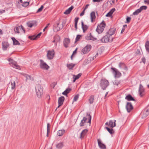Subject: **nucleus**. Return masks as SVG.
Wrapping results in <instances>:
<instances>
[{"label":"nucleus","mask_w":149,"mask_h":149,"mask_svg":"<svg viewBox=\"0 0 149 149\" xmlns=\"http://www.w3.org/2000/svg\"><path fill=\"white\" fill-rule=\"evenodd\" d=\"M142 61L143 63H145L146 61V60L144 58H142Z\"/></svg>","instance_id":"nucleus-60"},{"label":"nucleus","mask_w":149,"mask_h":149,"mask_svg":"<svg viewBox=\"0 0 149 149\" xmlns=\"http://www.w3.org/2000/svg\"><path fill=\"white\" fill-rule=\"evenodd\" d=\"M112 15V14H111V12H109L107 14L106 16V17H110Z\"/></svg>","instance_id":"nucleus-51"},{"label":"nucleus","mask_w":149,"mask_h":149,"mask_svg":"<svg viewBox=\"0 0 149 149\" xmlns=\"http://www.w3.org/2000/svg\"><path fill=\"white\" fill-rule=\"evenodd\" d=\"M74 7L72 6L68 9L66 10L64 13L65 14L68 15L70 13L72 9Z\"/></svg>","instance_id":"nucleus-26"},{"label":"nucleus","mask_w":149,"mask_h":149,"mask_svg":"<svg viewBox=\"0 0 149 149\" xmlns=\"http://www.w3.org/2000/svg\"><path fill=\"white\" fill-rule=\"evenodd\" d=\"M89 6V4H87L86 6H85V7L84 10H86L88 8V6Z\"/></svg>","instance_id":"nucleus-59"},{"label":"nucleus","mask_w":149,"mask_h":149,"mask_svg":"<svg viewBox=\"0 0 149 149\" xmlns=\"http://www.w3.org/2000/svg\"><path fill=\"white\" fill-rule=\"evenodd\" d=\"M2 48L4 50L6 49L9 46V45L8 42H4L2 43Z\"/></svg>","instance_id":"nucleus-23"},{"label":"nucleus","mask_w":149,"mask_h":149,"mask_svg":"<svg viewBox=\"0 0 149 149\" xmlns=\"http://www.w3.org/2000/svg\"><path fill=\"white\" fill-rule=\"evenodd\" d=\"M88 130L87 129H84L83 130L80 134V138L82 139L85 136Z\"/></svg>","instance_id":"nucleus-22"},{"label":"nucleus","mask_w":149,"mask_h":149,"mask_svg":"<svg viewBox=\"0 0 149 149\" xmlns=\"http://www.w3.org/2000/svg\"><path fill=\"white\" fill-rule=\"evenodd\" d=\"M64 146L63 143V142L58 143L56 145V148L58 149H61Z\"/></svg>","instance_id":"nucleus-32"},{"label":"nucleus","mask_w":149,"mask_h":149,"mask_svg":"<svg viewBox=\"0 0 149 149\" xmlns=\"http://www.w3.org/2000/svg\"><path fill=\"white\" fill-rule=\"evenodd\" d=\"M115 32V29L113 28H112L110 29L109 31L106 33V34L108 35L111 36L113 35Z\"/></svg>","instance_id":"nucleus-21"},{"label":"nucleus","mask_w":149,"mask_h":149,"mask_svg":"<svg viewBox=\"0 0 149 149\" xmlns=\"http://www.w3.org/2000/svg\"><path fill=\"white\" fill-rule=\"evenodd\" d=\"M103 0H93V2H100L102 1H103Z\"/></svg>","instance_id":"nucleus-56"},{"label":"nucleus","mask_w":149,"mask_h":149,"mask_svg":"<svg viewBox=\"0 0 149 149\" xmlns=\"http://www.w3.org/2000/svg\"><path fill=\"white\" fill-rule=\"evenodd\" d=\"M23 75L26 78V80H30L31 81L33 80V78L30 75H28L26 74H24Z\"/></svg>","instance_id":"nucleus-31"},{"label":"nucleus","mask_w":149,"mask_h":149,"mask_svg":"<svg viewBox=\"0 0 149 149\" xmlns=\"http://www.w3.org/2000/svg\"><path fill=\"white\" fill-rule=\"evenodd\" d=\"M126 108L128 112H130L133 109V107L131 103L129 102L127 103Z\"/></svg>","instance_id":"nucleus-14"},{"label":"nucleus","mask_w":149,"mask_h":149,"mask_svg":"<svg viewBox=\"0 0 149 149\" xmlns=\"http://www.w3.org/2000/svg\"><path fill=\"white\" fill-rule=\"evenodd\" d=\"M10 64L13 67L18 69H20V67L17 65V63L14 61L11 58H9L8 59Z\"/></svg>","instance_id":"nucleus-7"},{"label":"nucleus","mask_w":149,"mask_h":149,"mask_svg":"<svg viewBox=\"0 0 149 149\" xmlns=\"http://www.w3.org/2000/svg\"><path fill=\"white\" fill-rule=\"evenodd\" d=\"M41 33H42L41 32L40 33L37 35L36 36V38H37V39L38 38L40 37V36L41 35Z\"/></svg>","instance_id":"nucleus-54"},{"label":"nucleus","mask_w":149,"mask_h":149,"mask_svg":"<svg viewBox=\"0 0 149 149\" xmlns=\"http://www.w3.org/2000/svg\"><path fill=\"white\" fill-rule=\"evenodd\" d=\"M111 69L112 70L113 73L115 75V77H119L121 75V73L118 71H117L116 68H111Z\"/></svg>","instance_id":"nucleus-11"},{"label":"nucleus","mask_w":149,"mask_h":149,"mask_svg":"<svg viewBox=\"0 0 149 149\" xmlns=\"http://www.w3.org/2000/svg\"><path fill=\"white\" fill-rule=\"evenodd\" d=\"M115 10V9L114 8H113L110 11V12H111V14H112L114 12Z\"/></svg>","instance_id":"nucleus-53"},{"label":"nucleus","mask_w":149,"mask_h":149,"mask_svg":"<svg viewBox=\"0 0 149 149\" xmlns=\"http://www.w3.org/2000/svg\"><path fill=\"white\" fill-rule=\"evenodd\" d=\"M60 41V37L58 36H56L54 37V40L52 42H54L56 46L57 45V42Z\"/></svg>","instance_id":"nucleus-25"},{"label":"nucleus","mask_w":149,"mask_h":149,"mask_svg":"<svg viewBox=\"0 0 149 149\" xmlns=\"http://www.w3.org/2000/svg\"><path fill=\"white\" fill-rule=\"evenodd\" d=\"M82 28L83 32L84 33L88 29V26L86 25H84L83 22H81Z\"/></svg>","instance_id":"nucleus-28"},{"label":"nucleus","mask_w":149,"mask_h":149,"mask_svg":"<svg viewBox=\"0 0 149 149\" xmlns=\"http://www.w3.org/2000/svg\"><path fill=\"white\" fill-rule=\"evenodd\" d=\"M14 31L15 32L18 33H20V31H22L24 33L25 32L24 29L22 25H20L15 27L14 29Z\"/></svg>","instance_id":"nucleus-10"},{"label":"nucleus","mask_w":149,"mask_h":149,"mask_svg":"<svg viewBox=\"0 0 149 149\" xmlns=\"http://www.w3.org/2000/svg\"><path fill=\"white\" fill-rule=\"evenodd\" d=\"M86 39L87 40H92L94 41L97 39L95 37H94L91 35V33L87 34L85 37Z\"/></svg>","instance_id":"nucleus-15"},{"label":"nucleus","mask_w":149,"mask_h":149,"mask_svg":"<svg viewBox=\"0 0 149 149\" xmlns=\"http://www.w3.org/2000/svg\"><path fill=\"white\" fill-rule=\"evenodd\" d=\"M81 73H79L76 75H73V82H74L76 80L78 79L81 76Z\"/></svg>","instance_id":"nucleus-24"},{"label":"nucleus","mask_w":149,"mask_h":149,"mask_svg":"<svg viewBox=\"0 0 149 149\" xmlns=\"http://www.w3.org/2000/svg\"><path fill=\"white\" fill-rule=\"evenodd\" d=\"M29 38L31 40H35L37 39V38H36V36L34 35L33 36H29Z\"/></svg>","instance_id":"nucleus-45"},{"label":"nucleus","mask_w":149,"mask_h":149,"mask_svg":"<svg viewBox=\"0 0 149 149\" xmlns=\"http://www.w3.org/2000/svg\"><path fill=\"white\" fill-rule=\"evenodd\" d=\"M81 36L80 35H77L76 36V39H75V42H76L79 41V40Z\"/></svg>","instance_id":"nucleus-46"},{"label":"nucleus","mask_w":149,"mask_h":149,"mask_svg":"<svg viewBox=\"0 0 149 149\" xmlns=\"http://www.w3.org/2000/svg\"><path fill=\"white\" fill-rule=\"evenodd\" d=\"M97 142L98 146L100 148L102 149H105L106 148V146L102 143L100 139H97Z\"/></svg>","instance_id":"nucleus-18"},{"label":"nucleus","mask_w":149,"mask_h":149,"mask_svg":"<svg viewBox=\"0 0 149 149\" xmlns=\"http://www.w3.org/2000/svg\"><path fill=\"white\" fill-rule=\"evenodd\" d=\"M131 19V18L130 17H127V19H126L127 23H129Z\"/></svg>","instance_id":"nucleus-49"},{"label":"nucleus","mask_w":149,"mask_h":149,"mask_svg":"<svg viewBox=\"0 0 149 149\" xmlns=\"http://www.w3.org/2000/svg\"><path fill=\"white\" fill-rule=\"evenodd\" d=\"M13 41V44L15 45H19L20 43L18 42V41L16 40L14 37H12L11 38Z\"/></svg>","instance_id":"nucleus-29"},{"label":"nucleus","mask_w":149,"mask_h":149,"mask_svg":"<svg viewBox=\"0 0 149 149\" xmlns=\"http://www.w3.org/2000/svg\"><path fill=\"white\" fill-rule=\"evenodd\" d=\"M47 128H49V123H48L47 124Z\"/></svg>","instance_id":"nucleus-64"},{"label":"nucleus","mask_w":149,"mask_h":149,"mask_svg":"<svg viewBox=\"0 0 149 149\" xmlns=\"http://www.w3.org/2000/svg\"><path fill=\"white\" fill-rule=\"evenodd\" d=\"M144 2L145 3H147V4L149 5V0H144Z\"/></svg>","instance_id":"nucleus-55"},{"label":"nucleus","mask_w":149,"mask_h":149,"mask_svg":"<svg viewBox=\"0 0 149 149\" xmlns=\"http://www.w3.org/2000/svg\"><path fill=\"white\" fill-rule=\"evenodd\" d=\"M113 40V38L112 36L106 34V35L101 39V41L102 42L106 43L112 42Z\"/></svg>","instance_id":"nucleus-3"},{"label":"nucleus","mask_w":149,"mask_h":149,"mask_svg":"<svg viewBox=\"0 0 149 149\" xmlns=\"http://www.w3.org/2000/svg\"><path fill=\"white\" fill-rule=\"evenodd\" d=\"M147 8V7L145 6H141L139 8L141 12L143 10H146Z\"/></svg>","instance_id":"nucleus-44"},{"label":"nucleus","mask_w":149,"mask_h":149,"mask_svg":"<svg viewBox=\"0 0 149 149\" xmlns=\"http://www.w3.org/2000/svg\"><path fill=\"white\" fill-rule=\"evenodd\" d=\"M125 26H127V25H124L123 27L122 28V29L121 30V33H122L124 31L125 29L124 27Z\"/></svg>","instance_id":"nucleus-52"},{"label":"nucleus","mask_w":149,"mask_h":149,"mask_svg":"<svg viewBox=\"0 0 149 149\" xmlns=\"http://www.w3.org/2000/svg\"><path fill=\"white\" fill-rule=\"evenodd\" d=\"M105 128L111 134H112L114 133V131L113 130V129L112 128H111L110 129L108 127H105Z\"/></svg>","instance_id":"nucleus-38"},{"label":"nucleus","mask_w":149,"mask_h":149,"mask_svg":"<svg viewBox=\"0 0 149 149\" xmlns=\"http://www.w3.org/2000/svg\"><path fill=\"white\" fill-rule=\"evenodd\" d=\"M64 99V97L63 96H61L59 98L58 100V108H59L63 104Z\"/></svg>","instance_id":"nucleus-16"},{"label":"nucleus","mask_w":149,"mask_h":149,"mask_svg":"<svg viewBox=\"0 0 149 149\" xmlns=\"http://www.w3.org/2000/svg\"><path fill=\"white\" fill-rule=\"evenodd\" d=\"M119 67L120 68L124 69L125 70H127V67L123 63H120L119 64Z\"/></svg>","instance_id":"nucleus-30"},{"label":"nucleus","mask_w":149,"mask_h":149,"mask_svg":"<svg viewBox=\"0 0 149 149\" xmlns=\"http://www.w3.org/2000/svg\"><path fill=\"white\" fill-rule=\"evenodd\" d=\"M49 23L47 24V25L45 27L44 29H43V31H45V29L48 27V26L49 25Z\"/></svg>","instance_id":"nucleus-57"},{"label":"nucleus","mask_w":149,"mask_h":149,"mask_svg":"<svg viewBox=\"0 0 149 149\" xmlns=\"http://www.w3.org/2000/svg\"><path fill=\"white\" fill-rule=\"evenodd\" d=\"M55 53L54 51L52 50L51 51L49 50L47 51V57L48 59H52L54 58Z\"/></svg>","instance_id":"nucleus-8"},{"label":"nucleus","mask_w":149,"mask_h":149,"mask_svg":"<svg viewBox=\"0 0 149 149\" xmlns=\"http://www.w3.org/2000/svg\"><path fill=\"white\" fill-rule=\"evenodd\" d=\"M100 85L102 89L104 90L109 85V82L107 80L104 79H101L100 81Z\"/></svg>","instance_id":"nucleus-6"},{"label":"nucleus","mask_w":149,"mask_h":149,"mask_svg":"<svg viewBox=\"0 0 149 149\" xmlns=\"http://www.w3.org/2000/svg\"><path fill=\"white\" fill-rule=\"evenodd\" d=\"M40 68L43 69L47 70L49 68V66L44 61L42 60H40Z\"/></svg>","instance_id":"nucleus-9"},{"label":"nucleus","mask_w":149,"mask_h":149,"mask_svg":"<svg viewBox=\"0 0 149 149\" xmlns=\"http://www.w3.org/2000/svg\"><path fill=\"white\" fill-rule=\"evenodd\" d=\"M106 26L105 22L103 21L99 25H98L96 29V31L98 33H101L104 30Z\"/></svg>","instance_id":"nucleus-4"},{"label":"nucleus","mask_w":149,"mask_h":149,"mask_svg":"<svg viewBox=\"0 0 149 149\" xmlns=\"http://www.w3.org/2000/svg\"><path fill=\"white\" fill-rule=\"evenodd\" d=\"M144 88L142 85L140 84L139 85V95L141 96H142L144 95Z\"/></svg>","instance_id":"nucleus-17"},{"label":"nucleus","mask_w":149,"mask_h":149,"mask_svg":"<svg viewBox=\"0 0 149 149\" xmlns=\"http://www.w3.org/2000/svg\"><path fill=\"white\" fill-rule=\"evenodd\" d=\"M140 12H141V11L139 8L136 10L133 13V15H137Z\"/></svg>","instance_id":"nucleus-43"},{"label":"nucleus","mask_w":149,"mask_h":149,"mask_svg":"<svg viewBox=\"0 0 149 149\" xmlns=\"http://www.w3.org/2000/svg\"><path fill=\"white\" fill-rule=\"evenodd\" d=\"M44 8L43 6L42 5L39 8L37 11V13H39Z\"/></svg>","instance_id":"nucleus-47"},{"label":"nucleus","mask_w":149,"mask_h":149,"mask_svg":"<svg viewBox=\"0 0 149 149\" xmlns=\"http://www.w3.org/2000/svg\"><path fill=\"white\" fill-rule=\"evenodd\" d=\"M94 100V96L93 95H91L89 99V102L90 104H92Z\"/></svg>","instance_id":"nucleus-39"},{"label":"nucleus","mask_w":149,"mask_h":149,"mask_svg":"<svg viewBox=\"0 0 149 149\" xmlns=\"http://www.w3.org/2000/svg\"><path fill=\"white\" fill-rule=\"evenodd\" d=\"M15 81H13L11 83V88L12 89H13L15 88Z\"/></svg>","instance_id":"nucleus-41"},{"label":"nucleus","mask_w":149,"mask_h":149,"mask_svg":"<svg viewBox=\"0 0 149 149\" xmlns=\"http://www.w3.org/2000/svg\"><path fill=\"white\" fill-rule=\"evenodd\" d=\"M85 11V10H84L81 13V14H80V15L81 16H82L84 15V14Z\"/></svg>","instance_id":"nucleus-58"},{"label":"nucleus","mask_w":149,"mask_h":149,"mask_svg":"<svg viewBox=\"0 0 149 149\" xmlns=\"http://www.w3.org/2000/svg\"><path fill=\"white\" fill-rule=\"evenodd\" d=\"M91 46L90 45H88L85 47L82 50V52L84 54H86L88 53L91 49Z\"/></svg>","instance_id":"nucleus-12"},{"label":"nucleus","mask_w":149,"mask_h":149,"mask_svg":"<svg viewBox=\"0 0 149 149\" xmlns=\"http://www.w3.org/2000/svg\"><path fill=\"white\" fill-rule=\"evenodd\" d=\"M36 90L37 97L39 98L40 97L43 93V89L41 86L39 84H37L36 87Z\"/></svg>","instance_id":"nucleus-2"},{"label":"nucleus","mask_w":149,"mask_h":149,"mask_svg":"<svg viewBox=\"0 0 149 149\" xmlns=\"http://www.w3.org/2000/svg\"><path fill=\"white\" fill-rule=\"evenodd\" d=\"M65 131L64 130H60L57 132V135L59 136H62L65 133Z\"/></svg>","instance_id":"nucleus-34"},{"label":"nucleus","mask_w":149,"mask_h":149,"mask_svg":"<svg viewBox=\"0 0 149 149\" xmlns=\"http://www.w3.org/2000/svg\"><path fill=\"white\" fill-rule=\"evenodd\" d=\"M27 24L28 27L31 28L36 26L37 22L35 21H31L27 22Z\"/></svg>","instance_id":"nucleus-13"},{"label":"nucleus","mask_w":149,"mask_h":149,"mask_svg":"<svg viewBox=\"0 0 149 149\" xmlns=\"http://www.w3.org/2000/svg\"><path fill=\"white\" fill-rule=\"evenodd\" d=\"M148 109H147L145 112L143 114V117H146L149 114V105L148 106Z\"/></svg>","instance_id":"nucleus-37"},{"label":"nucleus","mask_w":149,"mask_h":149,"mask_svg":"<svg viewBox=\"0 0 149 149\" xmlns=\"http://www.w3.org/2000/svg\"><path fill=\"white\" fill-rule=\"evenodd\" d=\"M145 46L146 51L149 52V42L148 41L146 42L145 44Z\"/></svg>","instance_id":"nucleus-40"},{"label":"nucleus","mask_w":149,"mask_h":149,"mask_svg":"<svg viewBox=\"0 0 149 149\" xmlns=\"http://www.w3.org/2000/svg\"><path fill=\"white\" fill-rule=\"evenodd\" d=\"M29 4V3L27 1H24L22 4V6L24 7H26L28 6Z\"/></svg>","instance_id":"nucleus-42"},{"label":"nucleus","mask_w":149,"mask_h":149,"mask_svg":"<svg viewBox=\"0 0 149 149\" xmlns=\"http://www.w3.org/2000/svg\"><path fill=\"white\" fill-rule=\"evenodd\" d=\"M79 19V17H76L75 18L74 22L75 24H77L78 22Z\"/></svg>","instance_id":"nucleus-50"},{"label":"nucleus","mask_w":149,"mask_h":149,"mask_svg":"<svg viewBox=\"0 0 149 149\" xmlns=\"http://www.w3.org/2000/svg\"><path fill=\"white\" fill-rule=\"evenodd\" d=\"M125 99L128 101H135L134 99L132 97V96L130 95H128L125 97Z\"/></svg>","instance_id":"nucleus-33"},{"label":"nucleus","mask_w":149,"mask_h":149,"mask_svg":"<svg viewBox=\"0 0 149 149\" xmlns=\"http://www.w3.org/2000/svg\"><path fill=\"white\" fill-rule=\"evenodd\" d=\"M75 30H77V24H75Z\"/></svg>","instance_id":"nucleus-62"},{"label":"nucleus","mask_w":149,"mask_h":149,"mask_svg":"<svg viewBox=\"0 0 149 149\" xmlns=\"http://www.w3.org/2000/svg\"><path fill=\"white\" fill-rule=\"evenodd\" d=\"M70 42V40L68 38H65L64 39L63 41V45L65 47L67 48L68 47V45Z\"/></svg>","instance_id":"nucleus-20"},{"label":"nucleus","mask_w":149,"mask_h":149,"mask_svg":"<svg viewBox=\"0 0 149 149\" xmlns=\"http://www.w3.org/2000/svg\"><path fill=\"white\" fill-rule=\"evenodd\" d=\"M90 16L91 22H92L93 20L95 19L96 17L95 12L94 11L92 12L90 14Z\"/></svg>","instance_id":"nucleus-27"},{"label":"nucleus","mask_w":149,"mask_h":149,"mask_svg":"<svg viewBox=\"0 0 149 149\" xmlns=\"http://www.w3.org/2000/svg\"><path fill=\"white\" fill-rule=\"evenodd\" d=\"M79 98V95H76L74 98V101H76Z\"/></svg>","instance_id":"nucleus-48"},{"label":"nucleus","mask_w":149,"mask_h":149,"mask_svg":"<svg viewBox=\"0 0 149 149\" xmlns=\"http://www.w3.org/2000/svg\"><path fill=\"white\" fill-rule=\"evenodd\" d=\"M71 90V89L70 88H68L63 92L62 94L63 95L67 96V94L69 93Z\"/></svg>","instance_id":"nucleus-36"},{"label":"nucleus","mask_w":149,"mask_h":149,"mask_svg":"<svg viewBox=\"0 0 149 149\" xmlns=\"http://www.w3.org/2000/svg\"><path fill=\"white\" fill-rule=\"evenodd\" d=\"M113 84L115 85H118V82L117 83L116 82V81L114 83H113Z\"/></svg>","instance_id":"nucleus-63"},{"label":"nucleus","mask_w":149,"mask_h":149,"mask_svg":"<svg viewBox=\"0 0 149 149\" xmlns=\"http://www.w3.org/2000/svg\"><path fill=\"white\" fill-rule=\"evenodd\" d=\"M63 27L62 24L59 22L55 23L53 26V30L55 32H57L62 29Z\"/></svg>","instance_id":"nucleus-5"},{"label":"nucleus","mask_w":149,"mask_h":149,"mask_svg":"<svg viewBox=\"0 0 149 149\" xmlns=\"http://www.w3.org/2000/svg\"><path fill=\"white\" fill-rule=\"evenodd\" d=\"M91 116L90 114H87L86 117H84L83 119L81 121L80 123L81 127L84 125V123L86 122L89 123L90 125Z\"/></svg>","instance_id":"nucleus-1"},{"label":"nucleus","mask_w":149,"mask_h":149,"mask_svg":"<svg viewBox=\"0 0 149 149\" xmlns=\"http://www.w3.org/2000/svg\"><path fill=\"white\" fill-rule=\"evenodd\" d=\"M75 64L73 63H70L69 64H67V67L69 70H72L73 68L75 66Z\"/></svg>","instance_id":"nucleus-35"},{"label":"nucleus","mask_w":149,"mask_h":149,"mask_svg":"<svg viewBox=\"0 0 149 149\" xmlns=\"http://www.w3.org/2000/svg\"><path fill=\"white\" fill-rule=\"evenodd\" d=\"M50 132V128H47V133H49Z\"/></svg>","instance_id":"nucleus-61"},{"label":"nucleus","mask_w":149,"mask_h":149,"mask_svg":"<svg viewBox=\"0 0 149 149\" xmlns=\"http://www.w3.org/2000/svg\"><path fill=\"white\" fill-rule=\"evenodd\" d=\"M116 120H110L109 122V126L112 128L115 127L116 125Z\"/></svg>","instance_id":"nucleus-19"}]
</instances>
